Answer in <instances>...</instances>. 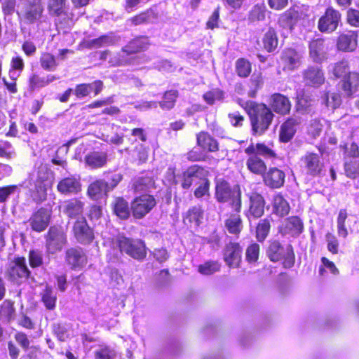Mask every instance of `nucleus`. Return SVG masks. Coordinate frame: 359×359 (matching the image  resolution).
Instances as JSON below:
<instances>
[{"label": "nucleus", "mask_w": 359, "mask_h": 359, "mask_svg": "<svg viewBox=\"0 0 359 359\" xmlns=\"http://www.w3.org/2000/svg\"><path fill=\"white\" fill-rule=\"evenodd\" d=\"M197 183H198V185L194 191V196L196 198H201L204 196H209L210 181L208 179V177L204 178L201 182H198Z\"/></svg>", "instance_id": "0e129e2a"}, {"label": "nucleus", "mask_w": 359, "mask_h": 359, "mask_svg": "<svg viewBox=\"0 0 359 359\" xmlns=\"http://www.w3.org/2000/svg\"><path fill=\"white\" fill-rule=\"evenodd\" d=\"M358 34L357 31L346 30L341 32L336 40V47L344 53L353 52L358 47Z\"/></svg>", "instance_id": "b1692460"}, {"label": "nucleus", "mask_w": 359, "mask_h": 359, "mask_svg": "<svg viewBox=\"0 0 359 359\" xmlns=\"http://www.w3.org/2000/svg\"><path fill=\"white\" fill-rule=\"evenodd\" d=\"M262 48L269 53H272L276 51L279 44V38L278 32L273 27H269L263 34L262 38ZM256 44L261 47L259 40H256Z\"/></svg>", "instance_id": "c756f323"}, {"label": "nucleus", "mask_w": 359, "mask_h": 359, "mask_svg": "<svg viewBox=\"0 0 359 359\" xmlns=\"http://www.w3.org/2000/svg\"><path fill=\"white\" fill-rule=\"evenodd\" d=\"M15 312L14 302L11 299H5L0 306V318L9 322L13 318Z\"/></svg>", "instance_id": "13d9d810"}, {"label": "nucleus", "mask_w": 359, "mask_h": 359, "mask_svg": "<svg viewBox=\"0 0 359 359\" xmlns=\"http://www.w3.org/2000/svg\"><path fill=\"white\" fill-rule=\"evenodd\" d=\"M260 255V245L253 242L250 243L245 249V260L249 264H255L258 262Z\"/></svg>", "instance_id": "4d7b16f0"}, {"label": "nucleus", "mask_w": 359, "mask_h": 359, "mask_svg": "<svg viewBox=\"0 0 359 359\" xmlns=\"http://www.w3.org/2000/svg\"><path fill=\"white\" fill-rule=\"evenodd\" d=\"M6 276L9 280L18 285L22 284L32 277L26 259L23 256L14 257L6 269Z\"/></svg>", "instance_id": "1a4fd4ad"}, {"label": "nucleus", "mask_w": 359, "mask_h": 359, "mask_svg": "<svg viewBox=\"0 0 359 359\" xmlns=\"http://www.w3.org/2000/svg\"><path fill=\"white\" fill-rule=\"evenodd\" d=\"M302 167L308 176H320L325 168V163L321 155L313 151H307L301 159Z\"/></svg>", "instance_id": "ddd939ff"}, {"label": "nucleus", "mask_w": 359, "mask_h": 359, "mask_svg": "<svg viewBox=\"0 0 359 359\" xmlns=\"http://www.w3.org/2000/svg\"><path fill=\"white\" fill-rule=\"evenodd\" d=\"M304 19L300 7L294 5L280 15L278 24L284 29L292 30L299 20Z\"/></svg>", "instance_id": "cd10ccee"}, {"label": "nucleus", "mask_w": 359, "mask_h": 359, "mask_svg": "<svg viewBox=\"0 0 359 359\" xmlns=\"http://www.w3.org/2000/svg\"><path fill=\"white\" fill-rule=\"evenodd\" d=\"M53 216V208L47 204L34 210L27 219L32 231L41 233L49 226Z\"/></svg>", "instance_id": "9d476101"}, {"label": "nucleus", "mask_w": 359, "mask_h": 359, "mask_svg": "<svg viewBox=\"0 0 359 359\" xmlns=\"http://www.w3.org/2000/svg\"><path fill=\"white\" fill-rule=\"evenodd\" d=\"M84 203L76 198L67 200L65 202L64 213L69 218H75L83 214Z\"/></svg>", "instance_id": "a19ab883"}, {"label": "nucleus", "mask_w": 359, "mask_h": 359, "mask_svg": "<svg viewBox=\"0 0 359 359\" xmlns=\"http://www.w3.org/2000/svg\"><path fill=\"white\" fill-rule=\"evenodd\" d=\"M104 88V82L100 79H96L91 83H81L76 84L73 94L76 99L81 100L88 97L91 93L94 97L100 95Z\"/></svg>", "instance_id": "393cba45"}, {"label": "nucleus", "mask_w": 359, "mask_h": 359, "mask_svg": "<svg viewBox=\"0 0 359 359\" xmlns=\"http://www.w3.org/2000/svg\"><path fill=\"white\" fill-rule=\"evenodd\" d=\"M204 215V210L201 205H196L189 208L183 215V222L185 224H194L198 226L202 223Z\"/></svg>", "instance_id": "4c0bfd02"}, {"label": "nucleus", "mask_w": 359, "mask_h": 359, "mask_svg": "<svg viewBox=\"0 0 359 359\" xmlns=\"http://www.w3.org/2000/svg\"><path fill=\"white\" fill-rule=\"evenodd\" d=\"M112 210L114 215L119 219L126 220L130 215L131 210L128 201L123 197H116L112 203Z\"/></svg>", "instance_id": "79ce46f5"}, {"label": "nucleus", "mask_w": 359, "mask_h": 359, "mask_svg": "<svg viewBox=\"0 0 359 359\" xmlns=\"http://www.w3.org/2000/svg\"><path fill=\"white\" fill-rule=\"evenodd\" d=\"M266 8L264 4H257L254 5L247 15L248 24L255 25L260 21H264L266 18Z\"/></svg>", "instance_id": "49530a36"}, {"label": "nucleus", "mask_w": 359, "mask_h": 359, "mask_svg": "<svg viewBox=\"0 0 359 359\" xmlns=\"http://www.w3.org/2000/svg\"><path fill=\"white\" fill-rule=\"evenodd\" d=\"M57 190L62 194H77L81 190L79 178L74 175L61 179L57 185Z\"/></svg>", "instance_id": "2f4dec72"}, {"label": "nucleus", "mask_w": 359, "mask_h": 359, "mask_svg": "<svg viewBox=\"0 0 359 359\" xmlns=\"http://www.w3.org/2000/svg\"><path fill=\"white\" fill-rule=\"evenodd\" d=\"M271 206L272 213L279 217H284L290 212V205L282 193L273 195Z\"/></svg>", "instance_id": "e433bc0d"}, {"label": "nucleus", "mask_w": 359, "mask_h": 359, "mask_svg": "<svg viewBox=\"0 0 359 359\" xmlns=\"http://www.w3.org/2000/svg\"><path fill=\"white\" fill-rule=\"evenodd\" d=\"M186 158L190 162H204L208 156L203 149L194 147L187 152Z\"/></svg>", "instance_id": "680f3d73"}, {"label": "nucleus", "mask_w": 359, "mask_h": 359, "mask_svg": "<svg viewBox=\"0 0 359 359\" xmlns=\"http://www.w3.org/2000/svg\"><path fill=\"white\" fill-rule=\"evenodd\" d=\"M15 154L12 144L7 140L0 139V158L11 160L15 157Z\"/></svg>", "instance_id": "e2e57ef3"}, {"label": "nucleus", "mask_w": 359, "mask_h": 359, "mask_svg": "<svg viewBox=\"0 0 359 359\" xmlns=\"http://www.w3.org/2000/svg\"><path fill=\"white\" fill-rule=\"evenodd\" d=\"M154 196L149 194H142L136 196L130 203L132 216L136 219H143L156 205Z\"/></svg>", "instance_id": "9b49d317"}, {"label": "nucleus", "mask_w": 359, "mask_h": 359, "mask_svg": "<svg viewBox=\"0 0 359 359\" xmlns=\"http://www.w3.org/2000/svg\"><path fill=\"white\" fill-rule=\"evenodd\" d=\"M304 229L303 220L296 215H292L285 219L284 222L278 227V232L282 236L290 235L298 237Z\"/></svg>", "instance_id": "aec40b11"}, {"label": "nucleus", "mask_w": 359, "mask_h": 359, "mask_svg": "<svg viewBox=\"0 0 359 359\" xmlns=\"http://www.w3.org/2000/svg\"><path fill=\"white\" fill-rule=\"evenodd\" d=\"M243 248L239 242L229 241L222 250L223 260L230 269H238L242 263Z\"/></svg>", "instance_id": "dca6fc26"}, {"label": "nucleus", "mask_w": 359, "mask_h": 359, "mask_svg": "<svg viewBox=\"0 0 359 359\" xmlns=\"http://www.w3.org/2000/svg\"><path fill=\"white\" fill-rule=\"evenodd\" d=\"M43 10L42 4H32L27 2L24 14L25 20L29 24L36 22L42 17Z\"/></svg>", "instance_id": "c03bdc74"}, {"label": "nucleus", "mask_w": 359, "mask_h": 359, "mask_svg": "<svg viewBox=\"0 0 359 359\" xmlns=\"http://www.w3.org/2000/svg\"><path fill=\"white\" fill-rule=\"evenodd\" d=\"M232 212L226 214L224 226L228 233L238 238L243 231V224L241 215L242 206L231 208Z\"/></svg>", "instance_id": "4be33fe9"}, {"label": "nucleus", "mask_w": 359, "mask_h": 359, "mask_svg": "<svg viewBox=\"0 0 359 359\" xmlns=\"http://www.w3.org/2000/svg\"><path fill=\"white\" fill-rule=\"evenodd\" d=\"M84 162L91 169H99L104 167L108 162V155L104 151H92L84 157Z\"/></svg>", "instance_id": "c9c22d12"}, {"label": "nucleus", "mask_w": 359, "mask_h": 359, "mask_svg": "<svg viewBox=\"0 0 359 359\" xmlns=\"http://www.w3.org/2000/svg\"><path fill=\"white\" fill-rule=\"evenodd\" d=\"M350 63L346 59H342L334 62L332 67L331 73L334 79H343L348 74L352 73L350 70Z\"/></svg>", "instance_id": "de8ad7c7"}, {"label": "nucleus", "mask_w": 359, "mask_h": 359, "mask_svg": "<svg viewBox=\"0 0 359 359\" xmlns=\"http://www.w3.org/2000/svg\"><path fill=\"white\" fill-rule=\"evenodd\" d=\"M266 255L273 263L280 262L284 269H291L295 264L296 256L292 245L285 244L277 238L269 241Z\"/></svg>", "instance_id": "20e7f679"}, {"label": "nucleus", "mask_w": 359, "mask_h": 359, "mask_svg": "<svg viewBox=\"0 0 359 359\" xmlns=\"http://www.w3.org/2000/svg\"><path fill=\"white\" fill-rule=\"evenodd\" d=\"M215 198L219 203H228L230 208L242 206L240 186L231 185L224 178L215 180Z\"/></svg>", "instance_id": "39448f33"}, {"label": "nucleus", "mask_w": 359, "mask_h": 359, "mask_svg": "<svg viewBox=\"0 0 359 359\" xmlns=\"http://www.w3.org/2000/svg\"><path fill=\"white\" fill-rule=\"evenodd\" d=\"M154 184V181L151 177L142 176L135 180L132 187L135 192H142L148 190Z\"/></svg>", "instance_id": "6e6d98bb"}, {"label": "nucleus", "mask_w": 359, "mask_h": 359, "mask_svg": "<svg viewBox=\"0 0 359 359\" xmlns=\"http://www.w3.org/2000/svg\"><path fill=\"white\" fill-rule=\"evenodd\" d=\"M243 109L248 115L251 133L254 136H261L270 128L275 114L265 103L248 101Z\"/></svg>", "instance_id": "7ed1b4c3"}, {"label": "nucleus", "mask_w": 359, "mask_h": 359, "mask_svg": "<svg viewBox=\"0 0 359 359\" xmlns=\"http://www.w3.org/2000/svg\"><path fill=\"white\" fill-rule=\"evenodd\" d=\"M247 155L245 166L252 175L262 176L267 169V164L264 158L276 159L278 154L274 149L264 142H251L245 149Z\"/></svg>", "instance_id": "f03ea898"}, {"label": "nucleus", "mask_w": 359, "mask_h": 359, "mask_svg": "<svg viewBox=\"0 0 359 359\" xmlns=\"http://www.w3.org/2000/svg\"><path fill=\"white\" fill-rule=\"evenodd\" d=\"M286 174L276 166H271L266 170L262 178L264 184L271 189L282 188L285 182Z\"/></svg>", "instance_id": "a211bd4d"}, {"label": "nucleus", "mask_w": 359, "mask_h": 359, "mask_svg": "<svg viewBox=\"0 0 359 359\" xmlns=\"http://www.w3.org/2000/svg\"><path fill=\"white\" fill-rule=\"evenodd\" d=\"M348 217L346 209H341L337 218V233L339 236L346 238L348 235V229L346 226V220Z\"/></svg>", "instance_id": "bf43d9fd"}, {"label": "nucleus", "mask_w": 359, "mask_h": 359, "mask_svg": "<svg viewBox=\"0 0 359 359\" xmlns=\"http://www.w3.org/2000/svg\"><path fill=\"white\" fill-rule=\"evenodd\" d=\"M304 81L306 85L318 87L325 82V76L322 68L315 66H309L303 73Z\"/></svg>", "instance_id": "7c9ffc66"}, {"label": "nucleus", "mask_w": 359, "mask_h": 359, "mask_svg": "<svg viewBox=\"0 0 359 359\" xmlns=\"http://www.w3.org/2000/svg\"><path fill=\"white\" fill-rule=\"evenodd\" d=\"M178 95L177 90L172 89L165 91L163 100L159 102L161 108L164 110L172 109L175 105Z\"/></svg>", "instance_id": "5fc2aeb1"}, {"label": "nucleus", "mask_w": 359, "mask_h": 359, "mask_svg": "<svg viewBox=\"0 0 359 359\" xmlns=\"http://www.w3.org/2000/svg\"><path fill=\"white\" fill-rule=\"evenodd\" d=\"M149 156V147L142 144H137L131 154L133 161L137 165H142L148 159Z\"/></svg>", "instance_id": "603ef678"}, {"label": "nucleus", "mask_w": 359, "mask_h": 359, "mask_svg": "<svg viewBox=\"0 0 359 359\" xmlns=\"http://www.w3.org/2000/svg\"><path fill=\"white\" fill-rule=\"evenodd\" d=\"M248 208L245 215L248 219L261 218L265 212L266 200L264 196L256 190L247 194Z\"/></svg>", "instance_id": "2eb2a0df"}, {"label": "nucleus", "mask_w": 359, "mask_h": 359, "mask_svg": "<svg viewBox=\"0 0 359 359\" xmlns=\"http://www.w3.org/2000/svg\"><path fill=\"white\" fill-rule=\"evenodd\" d=\"M56 79L57 77L53 74L45 76L42 74L34 72L28 78V87L30 90L34 91L46 87Z\"/></svg>", "instance_id": "f704fd0d"}, {"label": "nucleus", "mask_w": 359, "mask_h": 359, "mask_svg": "<svg viewBox=\"0 0 359 359\" xmlns=\"http://www.w3.org/2000/svg\"><path fill=\"white\" fill-rule=\"evenodd\" d=\"M309 56L316 62L321 64L327 57L328 46L323 37L313 38L308 44Z\"/></svg>", "instance_id": "412c9836"}, {"label": "nucleus", "mask_w": 359, "mask_h": 359, "mask_svg": "<svg viewBox=\"0 0 359 359\" xmlns=\"http://www.w3.org/2000/svg\"><path fill=\"white\" fill-rule=\"evenodd\" d=\"M264 84V76L261 72H254L248 82V92L250 97H255L259 90H260Z\"/></svg>", "instance_id": "37998d69"}, {"label": "nucleus", "mask_w": 359, "mask_h": 359, "mask_svg": "<svg viewBox=\"0 0 359 359\" xmlns=\"http://www.w3.org/2000/svg\"><path fill=\"white\" fill-rule=\"evenodd\" d=\"M41 302L48 311H54L57 306V296L53 287L46 285L40 292Z\"/></svg>", "instance_id": "ea45409f"}, {"label": "nucleus", "mask_w": 359, "mask_h": 359, "mask_svg": "<svg viewBox=\"0 0 359 359\" xmlns=\"http://www.w3.org/2000/svg\"><path fill=\"white\" fill-rule=\"evenodd\" d=\"M67 0H48L47 8L55 23L60 28L69 27L74 22V14L66 8Z\"/></svg>", "instance_id": "0eeeda50"}, {"label": "nucleus", "mask_w": 359, "mask_h": 359, "mask_svg": "<svg viewBox=\"0 0 359 359\" xmlns=\"http://www.w3.org/2000/svg\"><path fill=\"white\" fill-rule=\"evenodd\" d=\"M273 219L267 216L259 220L255 226V238L257 242L264 243L269 236Z\"/></svg>", "instance_id": "58836bf2"}, {"label": "nucleus", "mask_w": 359, "mask_h": 359, "mask_svg": "<svg viewBox=\"0 0 359 359\" xmlns=\"http://www.w3.org/2000/svg\"><path fill=\"white\" fill-rule=\"evenodd\" d=\"M41 67L46 71H55L58 65L55 57L48 52L41 53L39 57Z\"/></svg>", "instance_id": "864d4df0"}, {"label": "nucleus", "mask_w": 359, "mask_h": 359, "mask_svg": "<svg viewBox=\"0 0 359 359\" xmlns=\"http://www.w3.org/2000/svg\"><path fill=\"white\" fill-rule=\"evenodd\" d=\"M269 107L280 116L290 114L292 109V103L289 97L280 93H274L270 96Z\"/></svg>", "instance_id": "bb28decb"}, {"label": "nucleus", "mask_w": 359, "mask_h": 359, "mask_svg": "<svg viewBox=\"0 0 359 359\" xmlns=\"http://www.w3.org/2000/svg\"><path fill=\"white\" fill-rule=\"evenodd\" d=\"M301 124V118L298 116H288L281 123L278 132V141L280 143H288L294 137Z\"/></svg>", "instance_id": "6ab92c4d"}, {"label": "nucleus", "mask_w": 359, "mask_h": 359, "mask_svg": "<svg viewBox=\"0 0 359 359\" xmlns=\"http://www.w3.org/2000/svg\"><path fill=\"white\" fill-rule=\"evenodd\" d=\"M151 45L149 37L146 35H139L130 39L123 47L121 51L130 56L142 52H144Z\"/></svg>", "instance_id": "c85d7f7f"}, {"label": "nucleus", "mask_w": 359, "mask_h": 359, "mask_svg": "<svg viewBox=\"0 0 359 359\" xmlns=\"http://www.w3.org/2000/svg\"><path fill=\"white\" fill-rule=\"evenodd\" d=\"M221 264L218 260L209 259L198 266V272L204 276H210L219 272Z\"/></svg>", "instance_id": "3c124183"}, {"label": "nucleus", "mask_w": 359, "mask_h": 359, "mask_svg": "<svg viewBox=\"0 0 359 359\" xmlns=\"http://www.w3.org/2000/svg\"><path fill=\"white\" fill-rule=\"evenodd\" d=\"M28 261L31 268L35 269L43 264V255L39 250H30L28 253Z\"/></svg>", "instance_id": "338daca9"}, {"label": "nucleus", "mask_w": 359, "mask_h": 359, "mask_svg": "<svg viewBox=\"0 0 359 359\" xmlns=\"http://www.w3.org/2000/svg\"><path fill=\"white\" fill-rule=\"evenodd\" d=\"M313 106L311 97L304 91L298 93L296 95L295 109L302 113L309 111Z\"/></svg>", "instance_id": "8fccbe9b"}, {"label": "nucleus", "mask_w": 359, "mask_h": 359, "mask_svg": "<svg viewBox=\"0 0 359 359\" xmlns=\"http://www.w3.org/2000/svg\"><path fill=\"white\" fill-rule=\"evenodd\" d=\"M341 20L340 12L333 7L329 6L318 19V29L321 33L331 34L337 29Z\"/></svg>", "instance_id": "f8f14e48"}, {"label": "nucleus", "mask_w": 359, "mask_h": 359, "mask_svg": "<svg viewBox=\"0 0 359 359\" xmlns=\"http://www.w3.org/2000/svg\"><path fill=\"white\" fill-rule=\"evenodd\" d=\"M223 98L224 92L219 88L208 90L203 95V99L209 105H213L216 100H222Z\"/></svg>", "instance_id": "69168bd1"}, {"label": "nucleus", "mask_w": 359, "mask_h": 359, "mask_svg": "<svg viewBox=\"0 0 359 359\" xmlns=\"http://www.w3.org/2000/svg\"><path fill=\"white\" fill-rule=\"evenodd\" d=\"M158 18V13L152 8L137 13L131 16L128 22L132 26H140L153 23Z\"/></svg>", "instance_id": "473e14b6"}, {"label": "nucleus", "mask_w": 359, "mask_h": 359, "mask_svg": "<svg viewBox=\"0 0 359 359\" xmlns=\"http://www.w3.org/2000/svg\"><path fill=\"white\" fill-rule=\"evenodd\" d=\"M235 73L241 79L249 77L252 71V62L247 58L238 57L234 63Z\"/></svg>", "instance_id": "a18cd8bd"}, {"label": "nucleus", "mask_w": 359, "mask_h": 359, "mask_svg": "<svg viewBox=\"0 0 359 359\" xmlns=\"http://www.w3.org/2000/svg\"><path fill=\"white\" fill-rule=\"evenodd\" d=\"M104 183L108 191L113 190L123 180V175L119 172L108 171L104 172Z\"/></svg>", "instance_id": "052dcab7"}, {"label": "nucleus", "mask_w": 359, "mask_h": 359, "mask_svg": "<svg viewBox=\"0 0 359 359\" xmlns=\"http://www.w3.org/2000/svg\"><path fill=\"white\" fill-rule=\"evenodd\" d=\"M46 251L55 254L67 245V231L61 225H52L44 235Z\"/></svg>", "instance_id": "423d86ee"}, {"label": "nucleus", "mask_w": 359, "mask_h": 359, "mask_svg": "<svg viewBox=\"0 0 359 359\" xmlns=\"http://www.w3.org/2000/svg\"><path fill=\"white\" fill-rule=\"evenodd\" d=\"M65 262L71 270H81L87 264L88 256L81 247H70L65 252Z\"/></svg>", "instance_id": "f3484780"}, {"label": "nucleus", "mask_w": 359, "mask_h": 359, "mask_svg": "<svg viewBox=\"0 0 359 359\" xmlns=\"http://www.w3.org/2000/svg\"><path fill=\"white\" fill-rule=\"evenodd\" d=\"M337 86L344 97L352 99L359 90V72L353 71L340 80Z\"/></svg>", "instance_id": "5701e85b"}, {"label": "nucleus", "mask_w": 359, "mask_h": 359, "mask_svg": "<svg viewBox=\"0 0 359 359\" xmlns=\"http://www.w3.org/2000/svg\"><path fill=\"white\" fill-rule=\"evenodd\" d=\"M280 60L283 64V70L292 71L300 65L301 56L293 48H285L281 53Z\"/></svg>", "instance_id": "72a5a7b5"}, {"label": "nucleus", "mask_w": 359, "mask_h": 359, "mask_svg": "<svg viewBox=\"0 0 359 359\" xmlns=\"http://www.w3.org/2000/svg\"><path fill=\"white\" fill-rule=\"evenodd\" d=\"M108 192L102 179L96 180L91 182L87 189L88 196L93 200H97L103 194H106Z\"/></svg>", "instance_id": "09e8293b"}, {"label": "nucleus", "mask_w": 359, "mask_h": 359, "mask_svg": "<svg viewBox=\"0 0 359 359\" xmlns=\"http://www.w3.org/2000/svg\"><path fill=\"white\" fill-rule=\"evenodd\" d=\"M117 246L121 253H125L132 258L143 260L147 257V247L144 241L121 236L117 239Z\"/></svg>", "instance_id": "6e6552de"}, {"label": "nucleus", "mask_w": 359, "mask_h": 359, "mask_svg": "<svg viewBox=\"0 0 359 359\" xmlns=\"http://www.w3.org/2000/svg\"><path fill=\"white\" fill-rule=\"evenodd\" d=\"M52 173L46 165L41 163L30 172L24 181L27 189L28 199L36 205L46 201L48 191L53 185Z\"/></svg>", "instance_id": "f257e3e1"}, {"label": "nucleus", "mask_w": 359, "mask_h": 359, "mask_svg": "<svg viewBox=\"0 0 359 359\" xmlns=\"http://www.w3.org/2000/svg\"><path fill=\"white\" fill-rule=\"evenodd\" d=\"M344 171L346 175L351 179H355L359 175V161H349L344 163Z\"/></svg>", "instance_id": "774afa93"}, {"label": "nucleus", "mask_w": 359, "mask_h": 359, "mask_svg": "<svg viewBox=\"0 0 359 359\" xmlns=\"http://www.w3.org/2000/svg\"><path fill=\"white\" fill-rule=\"evenodd\" d=\"M196 144L205 153H217L220 149L219 141L206 130H201L196 134Z\"/></svg>", "instance_id": "a878e982"}, {"label": "nucleus", "mask_w": 359, "mask_h": 359, "mask_svg": "<svg viewBox=\"0 0 359 359\" xmlns=\"http://www.w3.org/2000/svg\"><path fill=\"white\" fill-rule=\"evenodd\" d=\"M72 233L76 241L83 245H90L95 238L93 229L84 217L75 220L72 226Z\"/></svg>", "instance_id": "4468645a"}]
</instances>
